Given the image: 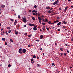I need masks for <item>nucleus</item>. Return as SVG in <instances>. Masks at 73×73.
Returning <instances> with one entry per match:
<instances>
[{
  "label": "nucleus",
  "mask_w": 73,
  "mask_h": 73,
  "mask_svg": "<svg viewBox=\"0 0 73 73\" xmlns=\"http://www.w3.org/2000/svg\"><path fill=\"white\" fill-rule=\"evenodd\" d=\"M52 66H55V65H54V63H52Z\"/></svg>",
  "instance_id": "48"
},
{
  "label": "nucleus",
  "mask_w": 73,
  "mask_h": 73,
  "mask_svg": "<svg viewBox=\"0 0 73 73\" xmlns=\"http://www.w3.org/2000/svg\"><path fill=\"white\" fill-rule=\"evenodd\" d=\"M11 30H9L8 32H9V33H11Z\"/></svg>",
  "instance_id": "31"
},
{
  "label": "nucleus",
  "mask_w": 73,
  "mask_h": 73,
  "mask_svg": "<svg viewBox=\"0 0 73 73\" xmlns=\"http://www.w3.org/2000/svg\"><path fill=\"white\" fill-rule=\"evenodd\" d=\"M34 8H37V5H35V6H34Z\"/></svg>",
  "instance_id": "32"
},
{
  "label": "nucleus",
  "mask_w": 73,
  "mask_h": 73,
  "mask_svg": "<svg viewBox=\"0 0 73 73\" xmlns=\"http://www.w3.org/2000/svg\"><path fill=\"white\" fill-rule=\"evenodd\" d=\"M58 0H57L53 4V5H56V4H57V3H58Z\"/></svg>",
  "instance_id": "3"
},
{
  "label": "nucleus",
  "mask_w": 73,
  "mask_h": 73,
  "mask_svg": "<svg viewBox=\"0 0 73 73\" xmlns=\"http://www.w3.org/2000/svg\"><path fill=\"white\" fill-rule=\"evenodd\" d=\"M18 18H19V19H20V15H18Z\"/></svg>",
  "instance_id": "39"
},
{
  "label": "nucleus",
  "mask_w": 73,
  "mask_h": 73,
  "mask_svg": "<svg viewBox=\"0 0 73 73\" xmlns=\"http://www.w3.org/2000/svg\"><path fill=\"white\" fill-rule=\"evenodd\" d=\"M71 41H73V38H72L71 39Z\"/></svg>",
  "instance_id": "63"
},
{
  "label": "nucleus",
  "mask_w": 73,
  "mask_h": 73,
  "mask_svg": "<svg viewBox=\"0 0 73 73\" xmlns=\"http://www.w3.org/2000/svg\"><path fill=\"white\" fill-rule=\"evenodd\" d=\"M39 23L40 24H41V20L39 21Z\"/></svg>",
  "instance_id": "37"
},
{
  "label": "nucleus",
  "mask_w": 73,
  "mask_h": 73,
  "mask_svg": "<svg viewBox=\"0 0 73 73\" xmlns=\"http://www.w3.org/2000/svg\"><path fill=\"white\" fill-rule=\"evenodd\" d=\"M35 13H36L35 15V16H37V13L35 12Z\"/></svg>",
  "instance_id": "42"
},
{
  "label": "nucleus",
  "mask_w": 73,
  "mask_h": 73,
  "mask_svg": "<svg viewBox=\"0 0 73 73\" xmlns=\"http://www.w3.org/2000/svg\"><path fill=\"white\" fill-rule=\"evenodd\" d=\"M7 29H10V27H7Z\"/></svg>",
  "instance_id": "30"
},
{
  "label": "nucleus",
  "mask_w": 73,
  "mask_h": 73,
  "mask_svg": "<svg viewBox=\"0 0 73 73\" xmlns=\"http://www.w3.org/2000/svg\"><path fill=\"white\" fill-rule=\"evenodd\" d=\"M14 25H16V24H17V21L16 20H15V21L14 22Z\"/></svg>",
  "instance_id": "11"
},
{
  "label": "nucleus",
  "mask_w": 73,
  "mask_h": 73,
  "mask_svg": "<svg viewBox=\"0 0 73 73\" xmlns=\"http://www.w3.org/2000/svg\"><path fill=\"white\" fill-rule=\"evenodd\" d=\"M37 66H38H38H40V64H37Z\"/></svg>",
  "instance_id": "29"
},
{
  "label": "nucleus",
  "mask_w": 73,
  "mask_h": 73,
  "mask_svg": "<svg viewBox=\"0 0 73 73\" xmlns=\"http://www.w3.org/2000/svg\"><path fill=\"white\" fill-rule=\"evenodd\" d=\"M46 29L47 31H49V29L48 28H46Z\"/></svg>",
  "instance_id": "40"
},
{
  "label": "nucleus",
  "mask_w": 73,
  "mask_h": 73,
  "mask_svg": "<svg viewBox=\"0 0 73 73\" xmlns=\"http://www.w3.org/2000/svg\"><path fill=\"white\" fill-rule=\"evenodd\" d=\"M64 54L65 56H66V53H64Z\"/></svg>",
  "instance_id": "45"
},
{
  "label": "nucleus",
  "mask_w": 73,
  "mask_h": 73,
  "mask_svg": "<svg viewBox=\"0 0 73 73\" xmlns=\"http://www.w3.org/2000/svg\"><path fill=\"white\" fill-rule=\"evenodd\" d=\"M40 39H42L43 38V35H41L40 36Z\"/></svg>",
  "instance_id": "13"
},
{
  "label": "nucleus",
  "mask_w": 73,
  "mask_h": 73,
  "mask_svg": "<svg viewBox=\"0 0 73 73\" xmlns=\"http://www.w3.org/2000/svg\"><path fill=\"white\" fill-rule=\"evenodd\" d=\"M68 9V7H66L64 9V12H65L66 11V10Z\"/></svg>",
  "instance_id": "9"
},
{
  "label": "nucleus",
  "mask_w": 73,
  "mask_h": 73,
  "mask_svg": "<svg viewBox=\"0 0 73 73\" xmlns=\"http://www.w3.org/2000/svg\"><path fill=\"white\" fill-rule=\"evenodd\" d=\"M11 11L12 12H13V11H14V10H12Z\"/></svg>",
  "instance_id": "62"
},
{
  "label": "nucleus",
  "mask_w": 73,
  "mask_h": 73,
  "mask_svg": "<svg viewBox=\"0 0 73 73\" xmlns=\"http://www.w3.org/2000/svg\"><path fill=\"white\" fill-rule=\"evenodd\" d=\"M61 24V22H59V23H58L57 25L58 26H59V25H60Z\"/></svg>",
  "instance_id": "12"
},
{
  "label": "nucleus",
  "mask_w": 73,
  "mask_h": 73,
  "mask_svg": "<svg viewBox=\"0 0 73 73\" xmlns=\"http://www.w3.org/2000/svg\"><path fill=\"white\" fill-rule=\"evenodd\" d=\"M48 13H52V11L50 10L48 11Z\"/></svg>",
  "instance_id": "18"
},
{
  "label": "nucleus",
  "mask_w": 73,
  "mask_h": 73,
  "mask_svg": "<svg viewBox=\"0 0 73 73\" xmlns=\"http://www.w3.org/2000/svg\"><path fill=\"white\" fill-rule=\"evenodd\" d=\"M11 64H9L8 65V66L9 68H10V67H11Z\"/></svg>",
  "instance_id": "35"
},
{
  "label": "nucleus",
  "mask_w": 73,
  "mask_h": 73,
  "mask_svg": "<svg viewBox=\"0 0 73 73\" xmlns=\"http://www.w3.org/2000/svg\"><path fill=\"white\" fill-rule=\"evenodd\" d=\"M22 19H23V21L24 23H27V20L26 19H25V18H23Z\"/></svg>",
  "instance_id": "1"
},
{
  "label": "nucleus",
  "mask_w": 73,
  "mask_h": 73,
  "mask_svg": "<svg viewBox=\"0 0 73 73\" xmlns=\"http://www.w3.org/2000/svg\"><path fill=\"white\" fill-rule=\"evenodd\" d=\"M40 50L42 51V48H41L40 49Z\"/></svg>",
  "instance_id": "59"
},
{
  "label": "nucleus",
  "mask_w": 73,
  "mask_h": 73,
  "mask_svg": "<svg viewBox=\"0 0 73 73\" xmlns=\"http://www.w3.org/2000/svg\"><path fill=\"white\" fill-rule=\"evenodd\" d=\"M53 9V8L52 7L51 8L50 10H52V9Z\"/></svg>",
  "instance_id": "57"
},
{
  "label": "nucleus",
  "mask_w": 73,
  "mask_h": 73,
  "mask_svg": "<svg viewBox=\"0 0 73 73\" xmlns=\"http://www.w3.org/2000/svg\"><path fill=\"white\" fill-rule=\"evenodd\" d=\"M33 58H36V56L35 55H34L33 56Z\"/></svg>",
  "instance_id": "14"
},
{
  "label": "nucleus",
  "mask_w": 73,
  "mask_h": 73,
  "mask_svg": "<svg viewBox=\"0 0 73 73\" xmlns=\"http://www.w3.org/2000/svg\"><path fill=\"white\" fill-rule=\"evenodd\" d=\"M37 59H38V60H39V57H38V56H37Z\"/></svg>",
  "instance_id": "43"
},
{
  "label": "nucleus",
  "mask_w": 73,
  "mask_h": 73,
  "mask_svg": "<svg viewBox=\"0 0 73 73\" xmlns=\"http://www.w3.org/2000/svg\"><path fill=\"white\" fill-rule=\"evenodd\" d=\"M33 27H35V28H37V27L36 26V25H34V24L33 25Z\"/></svg>",
  "instance_id": "34"
},
{
  "label": "nucleus",
  "mask_w": 73,
  "mask_h": 73,
  "mask_svg": "<svg viewBox=\"0 0 73 73\" xmlns=\"http://www.w3.org/2000/svg\"><path fill=\"white\" fill-rule=\"evenodd\" d=\"M32 19H33V20H35V17H33L32 18Z\"/></svg>",
  "instance_id": "21"
},
{
  "label": "nucleus",
  "mask_w": 73,
  "mask_h": 73,
  "mask_svg": "<svg viewBox=\"0 0 73 73\" xmlns=\"http://www.w3.org/2000/svg\"><path fill=\"white\" fill-rule=\"evenodd\" d=\"M46 9H50V7H46Z\"/></svg>",
  "instance_id": "7"
},
{
  "label": "nucleus",
  "mask_w": 73,
  "mask_h": 73,
  "mask_svg": "<svg viewBox=\"0 0 73 73\" xmlns=\"http://www.w3.org/2000/svg\"><path fill=\"white\" fill-rule=\"evenodd\" d=\"M2 40H3V41H5V39L4 38H2Z\"/></svg>",
  "instance_id": "28"
},
{
  "label": "nucleus",
  "mask_w": 73,
  "mask_h": 73,
  "mask_svg": "<svg viewBox=\"0 0 73 73\" xmlns=\"http://www.w3.org/2000/svg\"><path fill=\"white\" fill-rule=\"evenodd\" d=\"M38 16H40V14L38 13Z\"/></svg>",
  "instance_id": "64"
},
{
  "label": "nucleus",
  "mask_w": 73,
  "mask_h": 73,
  "mask_svg": "<svg viewBox=\"0 0 73 73\" xmlns=\"http://www.w3.org/2000/svg\"><path fill=\"white\" fill-rule=\"evenodd\" d=\"M33 29L34 31H36L37 30V28L36 27H34Z\"/></svg>",
  "instance_id": "10"
},
{
  "label": "nucleus",
  "mask_w": 73,
  "mask_h": 73,
  "mask_svg": "<svg viewBox=\"0 0 73 73\" xmlns=\"http://www.w3.org/2000/svg\"><path fill=\"white\" fill-rule=\"evenodd\" d=\"M10 20H11V21H12V22H13L14 21V20L12 19H10Z\"/></svg>",
  "instance_id": "16"
},
{
  "label": "nucleus",
  "mask_w": 73,
  "mask_h": 73,
  "mask_svg": "<svg viewBox=\"0 0 73 73\" xmlns=\"http://www.w3.org/2000/svg\"><path fill=\"white\" fill-rule=\"evenodd\" d=\"M42 21H44V22H45V21H44V19H42Z\"/></svg>",
  "instance_id": "58"
},
{
  "label": "nucleus",
  "mask_w": 73,
  "mask_h": 73,
  "mask_svg": "<svg viewBox=\"0 0 73 73\" xmlns=\"http://www.w3.org/2000/svg\"><path fill=\"white\" fill-rule=\"evenodd\" d=\"M58 20H57L56 21H54V23H57V22H58Z\"/></svg>",
  "instance_id": "19"
},
{
  "label": "nucleus",
  "mask_w": 73,
  "mask_h": 73,
  "mask_svg": "<svg viewBox=\"0 0 73 73\" xmlns=\"http://www.w3.org/2000/svg\"><path fill=\"white\" fill-rule=\"evenodd\" d=\"M29 11L31 13V10H29Z\"/></svg>",
  "instance_id": "53"
},
{
  "label": "nucleus",
  "mask_w": 73,
  "mask_h": 73,
  "mask_svg": "<svg viewBox=\"0 0 73 73\" xmlns=\"http://www.w3.org/2000/svg\"><path fill=\"white\" fill-rule=\"evenodd\" d=\"M56 14H57V13H54L52 15V16H53L54 15H56Z\"/></svg>",
  "instance_id": "23"
},
{
  "label": "nucleus",
  "mask_w": 73,
  "mask_h": 73,
  "mask_svg": "<svg viewBox=\"0 0 73 73\" xmlns=\"http://www.w3.org/2000/svg\"><path fill=\"white\" fill-rule=\"evenodd\" d=\"M10 40V41H11V42H13V40H12V39H11Z\"/></svg>",
  "instance_id": "36"
},
{
  "label": "nucleus",
  "mask_w": 73,
  "mask_h": 73,
  "mask_svg": "<svg viewBox=\"0 0 73 73\" xmlns=\"http://www.w3.org/2000/svg\"><path fill=\"white\" fill-rule=\"evenodd\" d=\"M15 35H18L19 34V32L16 31V30H15Z\"/></svg>",
  "instance_id": "6"
},
{
  "label": "nucleus",
  "mask_w": 73,
  "mask_h": 73,
  "mask_svg": "<svg viewBox=\"0 0 73 73\" xmlns=\"http://www.w3.org/2000/svg\"><path fill=\"white\" fill-rule=\"evenodd\" d=\"M48 20L47 19H46L44 22H46V23H47V22H48Z\"/></svg>",
  "instance_id": "17"
},
{
  "label": "nucleus",
  "mask_w": 73,
  "mask_h": 73,
  "mask_svg": "<svg viewBox=\"0 0 73 73\" xmlns=\"http://www.w3.org/2000/svg\"><path fill=\"white\" fill-rule=\"evenodd\" d=\"M67 50V53H69V50Z\"/></svg>",
  "instance_id": "50"
},
{
  "label": "nucleus",
  "mask_w": 73,
  "mask_h": 73,
  "mask_svg": "<svg viewBox=\"0 0 73 73\" xmlns=\"http://www.w3.org/2000/svg\"><path fill=\"white\" fill-rule=\"evenodd\" d=\"M63 28H66V27H65V26H64L63 27Z\"/></svg>",
  "instance_id": "44"
},
{
  "label": "nucleus",
  "mask_w": 73,
  "mask_h": 73,
  "mask_svg": "<svg viewBox=\"0 0 73 73\" xmlns=\"http://www.w3.org/2000/svg\"><path fill=\"white\" fill-rule=\"evenodd\" d=\"M27 52V50H25V49H23V53H26V52Z\"/></svg>",
  "instance_id": "5"
},
{
  "label": "nucleus",
  "mask_w": 73,
  "mask_h": 73,
  "mask_svg": "<svg viewBox=\"0 0 73 73\" xmlns=\"http://www.w3.org/2000/svg\"><path fill=\"white\" fill-rule=\"evenodd\" d=\"M3 29H1V31H3Z\"/></svg>",
  "instance_id": "55"
},
{
  "label": "nucleus",
  "mask_w": 73,
  "mask_h": 73,
  "mask_svg": "<svg viewBox=\"0 0 73 73\" xmlns=\"http://www.w3.org/2000/svg\"><path fill=\"white\" fill-rule=\"evenodd\" d=\"M57 19H60V17H57Z\"/></svg>",
  "instance_id": "41"
},
{
  "label": "nucleus",
  "mask_w": 73,
  "mask_h": 73,
  "mask_svg": "<svg viewBox=\"0 0 73 73\" xmlns=\"http://www.w3.org/2000/svg\"><path fill=\"white\" fill-rule=\"evenodd\" d=\"M48 24H51V21H48Z\"/></svg>",
  "instance_id": "25"
},
{
  "label": "nucleus",
  "mask_w": 73,
  "mask_h": 73,
  "mask_svg": "<svg viewBox=\"0 0 73 73\" xmlns=\"http://www.w3.org/2000/svg\"><path fill=\"white\" fill-rule=\"evenodd\" d=\"M31 36H32V35H29V36H28V37H31Z\"/></svg>",
  "instance_id": "38"
},
{
  "label": "nucleus",
  "mask_w": 73,
  "mask_h": 73,
  "mask_svg": "<svg viewBox=\"0 0 73 73\" xmlns=\"http://www.w3.org/2000/svg\"><path fill=\"white\" fill-rule=\"evenodd\" d=\"M38 20H41V17H38Z\"/></svg>",
  "instance_id": "20"
},
{
  "label": "nucleus",
  "mask_w": 73,
  "mask_h": 73,
  "mask_svg": "<svg viewBox=\"0 0 73 73\" xmlns=\"http://www.w3.org/2000/svg\"><path fill=\"white\" fill-rule=\"evenodd\" d=\"M62 23H63L64 24H66V22L65 21H63Z\"/></svg>",
  "instance_id": "15"
},
{
  "label": "nucleus",
  "mask_w": 73,
  "mask_h": 73,
  "mask_svg": "<svg viewBox=\"0 0 73 73\" xmlns=\"http://www.w3.org/2000/svg\"><path fill=\"white\" fill-rule=\"evenodd\" d=\"M55 45H57V43H55Z\"/></svg>",
  "instance_id": "49"
},
{
  "label": "nucleus",
  "mask_w": 73,
  "mask_h": 73,
  "mask_svg": "<svg viewBox=\"0 0 73 73\" xmlns=\"http://www.w3.org/2000/svg\"><path fill=\"white\" fill-rule=\"evenodd\" d=\"M58 31H60V29H58Z\"/></svg>",
  "instance_id": "60"
},
{
  "label": "nucleus",
  "mask_w": 73,
  "mask_h": 73,
  "mask_svg": "<svg viewBox=\"0 0 73 73\" xmlns=\"http://www.w3.org/2000/svg\"><path fill=\"white\" fill-rule=\"evenodd\" d=\"M65 46H68V44H65Z\"/></svg>",
  "instance_id": "56"
},
{
  "label": "nucleus",
  "mask_w": 73,
  "mask_h": 73,
  "mask_svg": "<svg viewBox=\"0 0 73 73\" xmlns=\"http://www.w3.org/2000/svg\"><path fill=\"white\" fill-rule=\"evenodd\" d=\"M33 12H36V11H35V10H34L32 11V13H33Z\"/></svg>",
  "instance_id": "26"
},
{
  "label": "nucleus",
  "mask_w": 73,
  "mask_h": 73,
  "mask_svg": "<svg viewBox=\"0 0 73 73\" xmlns=\"http://www.w3.org/2000/svg\"><path fill=\"white\" fill-rule=\"evenodd\" d=\"M31 61L32 64H33L34 63H35V61H33V58H32L31 59Z\"/></svg>",
  "instance_id": "4"
},
{
  "label": "nucleus",
  "mask_w": 73,
  "mask_h": 73,
  "mask_svg": "<svg viewBox=\"0 0 73 73\" xmlns=\"http://www.w3.org/2000/svg\"><path fill=\"white\" fill-rule=\"evenodd\" d=\"M7 45V42H5V45Z\"/></svg>",
  "instance_id": "51"
},
{
  "label": "nucleus",
  "mask_w": 73,
  "mask_h": 73,
  "mask_svg": "<svg viewBox=\"0 0 73 73\" xmlns=\"http://www.w3.org/2000/svg\"><path fill=\"white\" fill-rule=\"evenodd\" d=\"M43 31H45V29H44V28H42Z\"/></svg>",
  "instance_id": "61"
},
{
  "label": "nucleus",
  "mask_w": 73,
  "mask_h": 73,
  "mask_svg": "<svg viewBox=\"0 0 73 73\" xmlns=\"http://www.w3.org/2000/svg\"><path fill=\"white\" fill-rule=\"evenodd\" d=\"M5 33L7 35H8V33L7 32V31H6L5 32Z\"/></svg>",
  "instance_id": "27"
},
{
  "label": "nucleus",
  "mask_w": 73,
  "mask_h": 73,
  "mask_svg": "<svg viewBox=\"0 0 73 73\" xmlns=\"http://www.w3.org/2000/svg\"><path fill=\"white\" fill-rule=\"evenodd\" d=\"M3 34H4V33H5V32L3 31Z\"/></svg>",
  "instance_id": "52"
},
{
  "label": "nucleus",
  "mask_w": 73,
  "mask_h": 73,
  "mask_svg": "<svg viewBox=\"0 0 73 73\" xmlns=\"http://www.w3.org/2000/svg\"><path fill=\"white\" fill-rule=\"evenodd\" d=\"M23 27H27V25H24L23 26Z\"/></svg>",
  "instance_id": "47"
},
{
  "label": "nucleus",
  "mask_w": 73,
  "mask_h": 73,
  "mask_svg": "<svg viewBox=\"0 0 73 73\" xmlns=\"http://www.w3.org/2000/svg\"><path fill=\"white\" fill-rule=\"evenodd\" d=\"M36 41L38 42L40 41V40H37Z\"/></svg>",
  "instance_id": "54"
},
{
  "label": "nucleus",
  "mask_w": 73,
  "mask_h": 73,
  "mask_svg": "<svg viewBox=\"0 0 73 73\" xmlns=\"http://www.w3.org/2000/svg\"><path fill=\"white\" fill-rule=\"evenodd\" d=\"M5 7V6L4 5H3L2 6H1V7L2 8H4V7Z\"/></svg>",
  "instance_id": "22"
},
{
  "label": "nucleus",
  "mask_w": 73,
  "mask_h": 73,
  "mask_svg": "<svg viewBox=\"0 0 73 73\" xmlns=\"http://www.w3.org/2000/svg\"><path fill=\"white\" fill-rule=\"evenodd\" d=\"M19 53H22V48H20L19 49Z\"/></svg>",
  "instance_id": "2"
},
{
  "label": "nucleus",
  "mask_w": 73,
  "mask_h": 73,
  "mask_svg": "<svg viewBox=\"0 0 73 73\" xmlns=\"http://www.w3.org/2000/svg\"><path fill=\"white\" fill-rule=\"evenodd\" d=\"M42 25H45V23H42Z\"/></svg>",
  "instance_id": "33"
},
{
  "label": "nucleus",
  "mask_w": 73,
  "mask_h": 73,
  "mask_svg": "<svg viewBox=\"0 0 73 73\" xmlns=\"http://www.w3.org/2000/svg\"><path fill=\"white\" fill-rule=\"evenodd\" d=\"M35 13H33V15H35V14H35Z\"/></svg>",
  "instance_id": "46"
},
{
  "label": "nucleus",
  "mask_w": 73,
  "mask_h": 73,
  "mask_svg": "<svg viewBox=\"0 0 73 73\" xmlns=\"http://www.w3.org/2000/svg\"><path fill=\"white\" fill-rule=\"evenodd\" d=\"M33 24H31V23H29V26H33Z\"/></svg>",
  "instance_id": "8"
},
{
  "label": "nucleus",
  "mask_w": 73,
  "mask_h": 73,
  "mask_svg": "<svg viewBox=\"0 0 73 73\" xmlns=\"http://www.w3.org/2000/svg\"><path fill=\"white\" fill-rule=\"evenodd\" d=\"M60 49L61 50V51H63V50H64L62 48H60Z\"/></svg>",
  "instance_id": "24"
}]
</instances>
